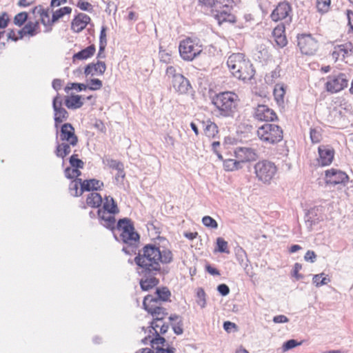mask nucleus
<instances>
[{
  "label": "nucleus",
  "instance_id": "1",
  "mask_svg": "<svg viewBox=\"0 0 353 353\" xmlns=\"http://www.w3.org/2000/svg\"><path fill=\"white\" fill-rule=\"evenodd\" d=\"M134 260L139 267V274H159L161 270V263H170L173 261V254L168 248L149 243L139 251Z\"/></svg>",
  "mask_w": 353,
  "mask_h": 353
},
{
  "label": "nucleus",
  "instance_id": "2",
  "mask_svg": "<svg viewBox=\"0 0 353 353\" xmlns=\"http://www.w3.org/2000/svg\"><path fill=\"white\" fill-rule=\"evenodd\" d=\"M232 74L238 79L246 81L253 78L255 70L250 61L243 53H233L227 60Z\"/></svg>",
  "mask_w": 353,
  "mask_h": 353
},
{
  "label": "nucleus",
  "instance_id": "3",
  "mask_svg": "<svg viewBox=\"0 0 353 353\" xmlns=\"http://www.w3.org/2000/svg\"><path fill=\"white\" fill-rule=\"evenodd\" d=\"M239 97L232 92H223L212 98V103L216 108L217 116L233 117L236 112Z\"/></svg>",
  "mask_w": 353,
  "mask_h": 353
},
{
  "label": "nucleus",
  "instance_id": "4",
  "mask_svg": "<svg viewBox=\"0 0 353 353\" xmlns=\"http://www.w3.org/2000/svg\"><path fill=\"white\" fill-rule=\"evenodd\" d=\"M257 136L261 141L267 144H275L283 139V130L277 125L265 123L259 127Z\"/></svg>",
  "mask_w": 353,
  "mask_h": 353
},
{
  "label": "nucleus",
  "instance_id": "5",
  "mask_svg": "<svg viewBox=\"0 0 353 353\" xmlns=\"http://www.w3.org/2000/svg\"><path fill=\"white\" fill-rule=\"evenodd\" d=\"M179 51L184 61H191L201 53L203 48L198 39L187 38L180 42Z\"/></svg>",
  "mask_w": 353,
  "mask_h": 353
},
{
  "label": "nucleus",
  "instance_id": "6",
  "mask_svg": "<svg viewBox=\"0 0 353 353\" xmlns=\"http://www.w3.org/2000/svg\"><path fill=\"white\" fill-rule=\"evenodd\" d=\"M277 172L275 164L270 161L263 160L254 165V173L257 179L264 184H270Z\"/></svg>",
  "mask_w": 353,
  "mask_h": 353
},
{
  "label": "nucleus",
  "instance_id": "7",
  "mask_svg": "<svg viewBox=\"0 0 353 353\" xmlns=\"http://www.w3.org/2000/svg\"><path fill=\"white\" fill-rule=\"evenodd\" d=\"M157 304V299L152 295H148L144 298L143 305L144 309L151 314L153 320L163 321L168 314L166 310L162 307L158 306Z\"/></svg>",
  "mask_w": 353,
  "mask_h": 353
},
{
  "label": "nucleus",
  "instance_id": "8",
  "mask_svg": "<svg viewBox=\"0 0 353 353\" xmlns=\"http://www.w3.org/2000/svg\"><path fill=\"white\" fill-rule=\"evenodd\" d=\"M298 46L302 54H314L318 48L317 41L311 34H301L297 37Z\"/></svg>",
  "mask_w": 353,
  "mask_h": 353
},
{
  "label": "nucleus",
  "instance_id": "9",
  "mask_svg": "<svg viewBox=\"0 0 353 353\" xmlns=\"http://www.w3.org/2000/svg\"><path fill=\"white\" fill-rule=\"evenodd\" d=\"M348 81L349 79L344 73L329 76L325 83L326 89L332 93L338 92L347 86Z\"/></svg>",
  "mask_w": 353,
  "mask_h": 353
},
{
  "label": "nucleus",
  "instance_id": "10",
  "mask_svg": "<svg viewBox=\"0 0 353 353\" xmlns=\"http://www.w3.org/2000/svg\"><path fill=\"white\" fill-rule=\"evenodd\" d=\"M62 99L59 94L54 97L52 101V108L54 110V119L55 122V128H58L59 123L67 120L68 118V112L62 107Z\"/></svg>",
  "mask_w": 353,
  "mask_h": 353
},
{
  "label": "nucleus",
  "instance_id": "11",
  "mask_svg": "<svg viewBox=\"0 0 353 353\" xmlns=\"http://www.w3.org/2000/svg\"><path fill=\"white\" fill-rule=\"evenodd\" d=\"M348 181L347 174L338 169L331 168L325 171V182L327 184L336 185L345 184Z\"/></svg>",
  "mask_w": 353,
  "mask_h": 353
},
{
  "label": "nucleus",
  "instance_id": "12",
  "mask_svg": "<svg viewBox=\"0 0 353 353\" xmlns=\"http://www.w3.org/2000/svg\"><path fill=\"white\" fill-rule=\"evenodd\" d=\"M292 8L287 1L280 2L272 12L270 17L274 21H279L289 17L291 19Z\"/></svg>",
  "mask_w": 353,
  "mask_h": 353
},
{
  "label": "nucleus",
  "instance_id": "13",
  "mask_svg": "<svg viewBox=\"0 0 353 353\" xmlns=\"http://www.w3.org/2000/svg\"><path fill=\"white\" fill-rule=\"evenodd\" d=\"M59 136L61 141L70 143L72 147L76 146L78 143V137L74 133V128L69 123L61 125Z\"/></svg>",
  "mask_w": 353,
  "mask_h": 353
},
{
  "label": "nucleus",
  "instance_id": "14",
  "mask_svg": "<svg viewBox=\"0 0 353 353\" xmlns=\"http://www.w3.org/2000/svg\"><path fill=\"white\" fill-rule=\"evenodd\" d=\"M254 117L261 121H273L277 119L275 112L265 105H259L254 111Z\"/></svg>",
  "mask_w": 353,
  "mask_h": 353
},
{
  "label": "nucleus",
  "instance_id": "15",
  "mask_svg": "<svg viewBox=\"0 0 353 353\" xmlns=\"http://www.w3.org/2000/svg\"><path fill=\"white\" fill-rule=\"evenodd\" d=\"M353 54V46L350 42L334 46L332 53V59L335 61L344 60Z\"/></svg>",
  "mask_w": 353,
  "mask_h": 353
},
{
  "label": "nucleus",
  "instance_id": "16",
  "mask_svg": "<svg viewBox=\"0 0 353 353\" xmlns=\"http://www.w3.org/2000/svg\"><path fill=\"white\" fill-rule=\"evenodd\" d=\"M318 150L319 154V163L322 166L330 165L333 161L334 150L326 145H320Z\"/></svg>",
  "mask_w": 353,
  "mask_h": 353
},
{
  "label": "nucleus",
  "instance_id": "17",
  "mask_svg": "<svg viewBox=\"0 0 353 353\" xmlns=\"http://www.w3.org/2000/svg\"><path fill=\"white\" fill-rule=\"evenodd\" d=\"M90 20L88 15L79 13L72 21L71 29L75 32H80L86 27Z\"/></svg>",
  "mask_w": 353,
  "mask_h": 353
},
{
  "label": "nucleus",
  "instance_id": "18",
  "mask_svg": "<svg viewBox=\"0 0 353 353\" xmlns=\"http://www.w3.org/2000/svg\"><path fill=\"white\" fill-rule=\"evenodd\" d=\"M172 85L179 94H186L192 88L188 79L182 74L176 76V79L172 80Z\"/></svg>",
  "mask_w": 353,
  "mask_h": 353
},
{
  "label": "nucleus",
  "instance_id": "19",
  "mask_svg": "<svg viewBox=\"0 0 353 353\" xmlns=\"http://www.w3.org/2000/svg\"><path fill=\"white\" fill-rule=\"evenodd\" d=\"M97 214L101 225L110 230L114 229L116 220L112 213L98 210Z\"/></svg>",
  "mask_w": 353,
  "mask_h": 353
},
{
  "label": "nucleus",
  "instance_id": "20",
  "mask_svg": "<svg viewBox=\"0 0 353 353\" xmlns=\"http://www.w3.org/2000/svg\"><path fill=\"white\" fill-rule=\"evenodd\" d=\"M115 238L119 240L116 236ZM119 240L125 244L136 245L139 241V235L134 230L132 232L130 230L122 231V232H120Z\"/></svg>",
  "mask_w": 353,
  "mask_h": 353
},
{
  "label": "nucleus",
  "instance_id": "21",
  "mask_svg": "<svg viewBox=\"0 0 353 353\" xmlns=\"http://www.w3.org/2000/svg\"><path fill=\"white\" fill-rule=\"evenodd\" d=\"M106 70L105 62L98 61L96 63H89L85 68L84 74L86 77L88 75L94 76L97 74L102 75Z\"/></svg>",
  "mask_w": 353,
  "mask_h": 353
},
{
  "label": "nucleus",
  "instance_id": "22",
  "mask_svg": "<svg viewBox=\"0 0 353 353\" xmlns=\"http://www.w3.org/2000/svg\"><path fill=\"white\" fill-rule=\"evenodd\" d=\"M236 157L240 159L241 163L254 161L257 155L254 150L250 148H241L236 152Z\"/></svg>",
  "mask_w": 353,
  "mask_h": 353
},
{
  "label": "nucleus",
  "instance_id": "23",
  "mask_svg": "<svg viewBox=\"0 0 353 353\" xmlns=\"http://www.w3.org/2000/svg\"><path fill=\"white\" fill-rule=\"evenodd\" d=\"M103 186V183L98 179H92L83 181L81 183V188L80 189V194L83 192H90L91 190H99Z\"/></svg>",
  "mask_w": 353,
  "mask_h": 353
},
{
  "label": "nucleus",
  "instance_id": "24",
  "mask_svg": "<svg viewBox=\"0 0 353 353\" xmlns=\"http://www.w3.org/2000/svg\"><path fill=\"white\" fill-rule=\"evenodd\" d=\"M144 276L140 281V285L143 290H148L156 286L159 280L155 277L157 274H141Z\"/></svg>",
  "mask_w": 353,
  "mask_h": 353
},
{
  "label": "nucleus",
  "instance_id": "25",
  "mask_svg": "<svg viewBox=\"0 0 353 353\" xmlns=\"http://www.w3.org/2000/svg\"><path fill=\"white\" fill-rule=\"evenodd\" d=\"M32 12L36 16H39L40 17V20L44 26H48L53 23L51 22L50 17V12L49 9L46 10L41 6H38L33 8Z\"/></svg>",
  "mask_w": 353,
  "mask_h": 353
},
{
  "label": "nucleus",
  "instance_id": "26",
  "mask_svg": "<svg viewBox=\"0 0 353 353\" xmlns=\"http://www.w3.org/2000/svg\"><path fill=\"white\" fill-rule=\"evenodd\" d=\"M84 99L80 95L72 94L65 98L64 103L68 109L76 110L83 105V99Z\"/></svg>",
  "mask_w": 353,
  "mask_h": 353
},
{
  "label": "nucleus",
  "instance_id": "27",
  "mask_svg": "<svg viewBox=\"0 0 353 353\" xmlns=\"http://www.w3.org/2000/svg\"><path fill=\"white\" fill-rule=\"evenodd\" d=\"M155 337L150 339V336L145 337L142 339V343L147 344L150 341L152 347L155 350L159 347H164L166 345V341L165 338L161 336L158 332H156Z\"/></svg>",
  "mask_w": 353,
  "mask_h": 353
},
{
  "label": "nucleus",
  "instance_id": "28",
  "mask_svg": "<svg viewBox=\"0 0 353 353\" xmlns=\"http://www.w3.org/2000/svg\"><path fill=\"white\" fill-rule=\"evenodd\" d=\"M96 48L94 45H90L85 48V49L81 50V51L75 53L73 55V60H84L91 57L95 52Z\"/></svg>",
  "mask_w": 353,
  "mask_h": 353
},
{
  "label": "nucleus",
  "instance_id": "29",
  "mask_svg": "<svg viewBox=\"0 0 353 353\" xmlns=\"http://www.w3.org/2000/svg\"><path fill=\"white\" fill-rule=\"evenodd\" d=\"M38 22H28L21 30H19L18 34H19V39L23 38V37L26 34L30 36L35 35L36 29L38 28Z\"/></svg>",
  "mask_w": 353,
  "mask_h": 353
},
{
  "label": "nucleus",
  "instance_id": "30",
  "mask_svg": "<svg viewBox=\"0 0 353 353\" xmlns=\"http://www.w3.org/2000/svg\"><path fill=\"white\" fill-rule=\"evenodd\" d=\"M102 201L101 196L99 193L94 192L90 193L86 199L87 205L91 208L100 207Z\"/></svg>",
  "mask_w": 353,
  "mask_h": 353
},
{
  "label": "nucleus",
  "instance_id": "31",
  "mask_svg": "<svg viewBox=\"0 0 353 353\" xmlns=\"http://www.w3.org/2000/svg\"><path fill=\"white\" fill-rule=\"evenodd\" d=\"M101 210L112 213L113 214L118 213L119 211L114 199L110 196H105V202L103 203V208Z\"/></svg>",
  "mask_w": 353,
  "mask_h": 353
},
{
  "label": "nucleus",
  "instance_id": "32",
  "mask_svg": "<svg viewBox=\"0 0 353 353\" xmlns=\"http://www.w3.org/2000/svg\"><path fill=\"white\" fill-rule=\"evenodd\" d=\"M71 146L72 145L69 142L58 143L55 151L56 155L63 159L71 152Z\"/></svg>",
  "mask_w": 353,
  "mask_h": 353
},
{
  "label": "nucleus",
  "instance_id": "33",
  "mask_svg": "<svg viewBox=\"0 0 353 353\" xmlns=\"http://www.w3.org/2000/svg\"><path fill=\"white\" fill-rule=\"evenodd\" d=\"M285 88L286 87L283 83L276 84L274 89V96L277 103H283Z\"/></svg>",
  "mask_w": 353,
  "mask_h": 353
},
{
  "label": "nucleus",
  "instance_id": "34",
  "mask_svg": "<svg viewBox=\"0 0 353 353\" xmlns=\"http://www.w3.org/2000/svg\"><path fill=\"white\" fill-rule=\"evenodd\" d=\"M83 181L81 179H76L72 181L69 185V192L73 196H79L80 194V189L81 188V183Z\"/></svg>",
  "mask_w": 353,
  "mask_h": 353
},
{
  "label": "nucleus",
  "instance_id": "35",
  "mask_svg": "<svg viewBox=\"0 0 353 353\" xmlns=\"http://www.w3.org/2000/svg\"><path fill=\"white\" fill-rule=\"evenodd\" d=\"M282 30L279 28H276L273 30V35L275 38V42L276 45L280 48H283L287 45V39L285 35L282 34Z\"/></svg>",
  "mask_w": 353,
  "mask_h": 353
},
{
  "label": "nucleus",
  "instance_id": "36",
  "mask_svg": "<svg viewBox=\"0 0 353 353\" xmlns=\"http://www.w3.org/2000/svg\"><path fill=\"white\" fill-rule=\"evenodd\" d=\"M117 230L120 232H122V231H127L128 230L132 232V230H134V228L130 219L124 218L118 221Z\"/></svg>",
  "mask_w": 353,
  "mask_h": 353
},
{
  "label": "nucleus",
  "instance_id": "37",
  "mask_svg": "<svg viewBox=\"0 0 353 353\" xmlns=\"http://www.w3.org/2000/svg\"><path fill=\"white\" fill-rule=\"evenodd\" d=\"M203 125L205 134L207 137H214L218 132V128L214 123L208 121L206 123H203Z\"/></svg>",
  "mask_w": 353,
  "mask_h": 353
},
{
  "label": "nucleus",
  "instance_id": "38",
  "mask_svg": "<svg viewBox=\"0 0 353 353\" xmlns=\"http://www.w3.org/2000/svg\"><path fill=\"white\" fill-rule=\"evenodd\" d=\"M72 12V8L70 7H63L61 8L56 11L53 12L51 22L55 23L59 19L62 18L64 15L70 14Z\"/></svg>",
  "mask_w": 353,
  "mask_h": 353
},
{
  "label": "nucleus",
  "instance_id": "39",
  "mask_svg": "<svg viewBox=\"0 0 353 353\" xmlns=\"http://www.w3.org/2000/svg\"><path fill=\"white\" fill-rule=\"evenodd\" d=\"M331 0H316L317 11L321 14L327 13L330 9Z\"/></svg>",
  "mask_w": 353,
  "mask_h": 353
},
{
  "label": "nucleus",
  "instance_id": "40",
  "mask_svg": "<svg viewBox=\"0 0 353 353\" xmlns=\"http://www.w3.org/2000/svg\"><path fill=\"white\" fill-rule=\"evenodd\" d=\"M171 293L167 288H157L156 290V296L154 298L157 299V303L158 301H167Z\"/></svg>",
  "mask_w": 353,
  "mask_h": 353
},
{
  "label": "nucleus",
  "instance_id": "41",
  "mask_svg": "<svg viewBox=\"0 0 353 353\" xmlns=\"http://www.w3.org/2000/svg\"><path fill=\"white\" fill-rule=\"evenodd\" d=\"M241 161L234 159H228L224 161V169L227 171H233L241 168Z\"/></svg>",
  "mask_w": 353,
  "mask_h": 353
},
{
  "label": "nucleus",
  "instance_id": "42",
  "mask_svg": "<svg viewBox=\"0 0 353 353\" xmlns=\"http://www.w3.org/2000/svg\"><path fill=\"white\" fill-rule=\"evenodd\" d=\"M106 165L112 169L117 170L121 174H123V165L120 161L114 159H106Z\"/></svg>",
  "mask_w": 353,
  "mask_h": 353
},
{
  "label": "nucleus",
  "instance_id": "43",
  "mask_svg": "<svg viewBox=\"0 0 353 353\" xmlns=\"http://www.w3.org/2000/svg\"><path fill=\"white\" fill-rule=\"evenodd\" d=\"M87 88L90 90H100L103 85L102 81L99 79H92L90 81H87Z\"/></svg>",
  "mask_w": 353,
  "mask_h": 353
},
{
  "label": "nucleus",
  "instance_id": "44",
  "mask_svg": "<svg viewBox=\"0 0 353 353\" xmlns=\"http://www.w3.org/2000/svg\"><path fill=\"white\" fill-rule=\"evenodd\" d=\"M324 274H315L313 276L312 281L316 287H320L323 285L327 284L330 279L326 276H323Z\"/></svg>",
  "mask_w": 353,
  "mask_h": 353
},
{
  "label": "nucleus",
  "instance_id": "45",
  "mask_svg": "<svg viewBox=\"0 0 353 353\" xmlns=\"http://www.w3.org/2000/svg\"><path fill=\"white\" fill-rule=\"evenodd\" d=\"M75 89L79 92L82 90H85L87 89V85L84 83H68L64 88V90L66 93H69V91Z\"/></svg>",
  "mask_w": 353,
  "mask_h": 353
},
{
  "label": "nucleus",
  "instance_id": "46",
  "mask_svg": "<svg viewBox=\"0 0 353 353\" xmlns=\"http://www.w3.org/2000/svg\"><path fill=\"white\" fill-rule=\"evenodd\" d=\"M79 168H65L64 173L65 177L68 179H78L77 177L81 174V172L78 170Z\"/></svg>",
  "mask_w": 353,
  "mask_h": 353
},
{
  "label": "nucleus",
  "instance_id": "47",
  "mask_svg": "<svg viewBox=\"0 0 353 353\" xmlns=\"http://www.w3.org/2000/svg\"><path fill=\"white\" fill-rule=\"evenodd\" d=\"M216 246L217 251L221 253H229L228 250V242L225 241L223 238L218 237L216 239Z\"/></svg>",
  "mask_w": 353,
  "mask_h": 353
},
{
  "label": "nucleus",
  "instance_id": "48",
  "mask_svg": "<svg viewBox=\"0 0 353 353\" xmlns=\"http://www.w3.org/2000/svg\"><path fill=\"white\" fill-rule=\"evenodd\" d=\"M322 138L321 130L318 128L310 129V139L313 143H318Z\"/></svg>",
  "mask_w": 353,
  "mask_h": 353
},
{
  "label": "nucleus",
  "instance_id": "49",
  "mask_svg": "<svg viewBox=\"0 0 353 353\" xmlns=\"http://www.w3.org/2000/svg\"><path fill=\"white\" fill-rule=\"evenodd\" d=\"M159 57L160 61L162 63H169L171 61V53L163 50L161 47L159 48Z\"/></svg>",
  "mask_w": 353,
  "mask_h": 353
},
{
  "label": "nucleus",
  "instance_id": "50",
  "mask_svg": "<svg viewBox=\"0 0 353 353\" xmlns=\"http://www.w3.org/2000/svg\"><path fill=\"white\" fill-rule=\"evenodd\" d=\"M203 224L210 228L216 229L218 228L217 222L210 216H205L202 219Z\"/></svg>",
  "mask_w": 353,
  "mask_h": 353
},
{
  "label": "nucleus",
  "instance_id": "51",
  "mask_svg": "<svg viewBox=\"0 0 353 353\" xmlns=\"http://www.w3.org/2000/svg\"><path fill=\"white\" fill-rule=\"evenodd\" d=\"M197 300L196 303L201 306V308H204L206 305L205 293L202 288H199L196 293Z\"/></svg>",
  "mask_w": 353,
  "mask_h": 353
},
{
  "label": "nucleus",
  "instance_id": "52",
  "mask_svg": "<svg viewBox=\"0 0 353 353\" xmlns=\"http://www.w3.org/2000/svg\"><path fill=\"white\" fill-rule=\"evenodd\" d=\"M77 154H72L69 159L71 167L75 168H83L84 163L83 161L77 158Z\"/></svg>",
  "mask_w": 353,
  "mask_h": 353
},
{
  "label": "nucleus",
  "instance_id": "53",
  "mask_svg": "<svg viewBox=\"0 0 353 353\" xmlns=\"http://www.w3.org/2000/svg\"><path fill=\"white\" fill-rule=\"evenodd\" d=\"M302 342H298L294 339H290L285 342L282 346L283 352L288 351L296 346L301 345Z\"/></svg>",
  "mask_w": 353,
  "mask_h": 353
},
{
  "label": "nucleus",
  "instance_id": "54",
  "mask_svg": "<svg viewBox=\"0 0 353 353\" xmlns=\"http://www.w3.org/2000/svg\"><path fill=\"white\" fill-rule=\"evenodd\" d=\"M28 19V14L26 12H21L15 15L14 18V23L15 25L21 26Z\"/></svg>",
  "mask_w": 353,
  "mask_h": 353
},
{
  "label": "nucleus",
  "instance_id": "55",
  "mask_svg": "<svg viewBox=\"0 0 353 353\" xmlns=\"http://www.w3.org/2000/svg\"><path fill=\"white\" fill-rule=\"evenodd\" d=\"M106 30L107 28L105 26L101 27L99 36V45H101V50H105L107 45Z\"/></svg>",
  "mask_w": 353,
  "mask_h": 353
},
{
  "label": "nucleus",
  "instance_id": "56",
  "mask_svg": "<svg viewBox=\"0 0 353 353\" xmlns=\"http://www.w3.org/2000/svg\"><path fill=\"white\" fill-rule=\"evenodd\" d=\"M77 6L81 10L87 11L88 12H92L93 11V6L89 2L84 1L82 0H79Z\"/></svg>",
  "mask_w": 353,
  "mask_h": 353
},
{
  "label": "nucleus",
  "instance_id": "57",
  "mask_svg": "<svg viewBox=\"0 0 353 353\" xmlns=\"http://www.w3.org/2000/svg\"><path fill=\"white\" fill-rule=\"evenodd\" d=\"M182 326H183L182 319H180L176 323H174L172 324L173 331L176 335H180V334H183V329Z\"/></svg>",
  "mask_w": 353,
  "mask_h": 353
},
{
  "label": "nucleus",
  "instance_id": "58",
  "mask_svg": "<svg viewBox=\"0 0 353 353\" xmlns=\"http://www.w3.org/2000/svg\"><path fill=\"white\" fill-rule=\"evenodd\" d=\"M10 21L9 16L6 12H3L0 15V28L3 29L7 27Z\"/></svg>",
  "mask_w": 353,
  "mask_h": 353
},
{
  "label": "nucleus",
  "instance_id": "59",
  "mask_svg": "<svg viewBox=\"0 0 353 353\" xmlns=\"http://www.w3.org/2000/svg\"><path fill=\"white\" fill-rule=\"evenodd\" d=\"M199 2L204 6L213 8L216 7V5L219 3V0H199Z\"/></svg>",
  "mask_w": 353,
  "mask_h": 353
},
{
  "label": "nucleus",
  "instance_id": "60",
  "mask_svg": "<svg viewBox=\"0 0 353 353\" xmlns=\"http://www.w3.org/2000/svg\"><path fill=\"white\" fill-rule=\"evenodd\" d=\"M217 290L222 296H226L230 293L229 287L224 283L219 285L217 287Z\"/></svg>",
  "mask_w": 353,
  "mask_h": 353
},
{
  "label": "nucleus",
  "instance_id": "61",
  "mask_svg": "<svg viewBox=\"0 0 353 353\" xmlns=\"http://www.w3.org/2000/svg\"><path fill=\"white\" fill-rule=\"evenodd\" d=\"M165 73L169 78L172 77V80H174L176 79V76L181 75V74L176 73V69L173 66L168 67Z\"/></svg>",
  "mask_w": 353,
  "mask_h": 353
},
{
  "label": "nucleus",
  "instance_id": "62",
  "mask_svg": "<svg viewBox=\"0 0 353 353\" xmlns=\"http://www.w3.org/2000/svg\"><path fill=\"white\" fill-rule=\"evenodd\" d=\"M217 19L221 23V22L226 21H231L230 19V17H232L230 14H228L226 12H221L219 14L216 15Z\"/></svg>",
  "mask_w": 353,
  "mask_h": 353
},
{
  "label": "nucleus",
  "instance_id": "63",
  "mask_svg": "<svg viewBox=\"0 0 353 353\" xmlns=\"http://www.w3.org/2000/svg\"><path fill=\"white\" fill-rule=\"evenodd\" d=\"M304 259L306 261H310L311 263H314L316 261V255L314 251L308 250L305 253Z\"/></svg>",
  "mask_w": 353,
  "mask_h": 353
},
{
  "label": "nucleus",
  "instance_id": "64",
  "mask_svg": "<svg viewBox=\"0 0 353 353\" xmlns=\"http://www.w3.org/2000/svg\"><path fill=\"white\" fill-rule=\"evenodd\" d=\"M154 350L156 351V353H174L176 349L173 347H167L166 348L159 347Z\"/></svg>",
  "mask_w": 353,
  "mask_h": 353
}]
</instances>
